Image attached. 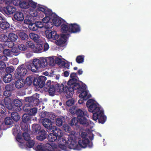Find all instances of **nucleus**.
Here are the masks:
<instances>
[{
  "label": "nucleus",
  "instance_id": "39",
  "mask_svg": "<svg viewBox=\"0 0 151 151\" xmlns=\"http://www.w3.org/2000/svg\"><path fill=\"white\" fill-rule=\"evenodd\" d=\"M69 24L68 23L66 24H63L61 26V29L63 31V32H67L68 31L69 32Z\"/></svg>",
  "mask_w": 151,
  "mask_h": 151
},
{
  "label": "nucleus",
  "instance_id": "3",
  "mask_svg": "<svg viewBox=\"0 0 151 151\" xmlns=\"http://www.w3.org/2000/svg\"><path fill=\"white\" fill-rule=\"evenodd\" d=\"M47 65V60L44 57L39 59H35L33 60L32 63L27 64V69L33 72H36L40 68H44Z\"/></svg>",
  "mask_w": 151,
  "mask_h": 151
},
{
  "label": "nucleus",
  "instance_id": "33",
  "mask_svg": "<svg viewBox=\"0 0 151 151\" xmlns=\"http://www.w3.org/2000/svg\"><path fill=\"white\" fill-rule=\"evenodd\" d=\"M22 121L24 123L31 120V118L28 114H24L22 117Z\"/></svg>",
  "mask_w": 151,
  "mask_h": 151
},
{
  "label": "nucleus",
  "instance_id": "7",
  "mask_svg": "<svg viewBox=\"0 0 151 151\" xmlns=\"http://www.w3.org/2000/svg\"><path fill=\"white\" fill-rule=\"evenodd\" d=\"M27 65L22 64L19 65L17 68L16 72L14 75V77L16 79L22 78L27 73Z\"/></svg>",
  "mask_w": 151,
  "mask_h": 151
},
{
  "label": "nucleus",
  "instance_id": "16",
  "mask_svg": "<svg viewBox=\"0 0 151 151\" xmlns=\"http://www.w3.org/2000/svg\"><path fill=\"white\" fill-rule=\"evenodd\" d=\"M39 135L37 136V139L40 141H42L47 138V134L46 131L43 129H41L38 132Z\"/></svg>",
  "mask_w": 151,
  "mask_h": 151
},
{
  "label": "nucleus",
  "instance_id": "60",
  "mask_svg": "<svg viewBox=\"0 0 151 151\" xmlns=\"http://www.w3.org/2000/svg\"><path fill=\"white\" fill-rule=\"evenodd\" d=\"M6 109L4 106L2 104H0V113L4 114L6 112Z\"/></svg>",
  "mask_w": 151,
  "mask_h": 151
},
{
  "label": "nucleus",
  "instance_id": "37",
  "mask_svg": "<svg viewBox=\"0 0 151 151\" xmlns=\"http://www.w3.org/2000/svg\"><path fill=\"white\" fill-rule=\"evenodd\" d=\"M53 23L56 26H59L62 23L60 19L57 17H54L52 19Z\"/></svg>",
  "mask_w": 151,
  "mask_h": 151
},
{
  "label": "nucleus",
  "instance_id": "11",
  "mask_svg": "<svg viewBox=\"0 0 151 151\" xmlns=\"http://www.w3.org/2000/svg\"><path fill=\"white\" fill-rule=\"evenodd\" d=\"M73 138L74 135H71L68 138V142H67L64 138L61 137L60 138H58L57 142L59 144L60 146H62L63 147H66L70 149H72L70 147V143H71V141H72L71 139Z\"/></svg>",
  "mask_w": 151,
  "mask_h": 151
},
{
  "label": "nucleus",
  "instance_id": "63",
  "mask_svg": "<svg viewBox=\"0 0 151 151\" xmlns=\"http://www.w3.org/2000/svg\"><path fill=\"white\" fill-rule=\"evenodd\" d=\"M14 70V68L12 67H7L6 69V71L7 73L10 74V73L12 72Z\"/></svg>",
  "mask_w": 151,
  "mask_h": 151
},
{
  "label": "nucleus",
  "instance_id": "41",
  "mask_svg": "<svg viewBox=\"0 0 151 151\" xmlns=\"http://www.w3.org/2000/svg\"><path fill=\"white\" fill-rule=\"evenodd\" d=\"M35 143V142L32 140H30L27 141L25 145L27 146L26 148H31L33 147Z\"/></svg>",
  "mask_w": 151,
  "mask_h": 151
},
{
  "label": "nucleus",
  "instance_id": "30",
  "mask_svg": "<svg viewBox=\"0 0 151 151\" xmlns=\"http://www.w3.org/2000/svg\"><path fill=\"white\" fill-rule=\"evenodd\" d=\"M52 131L53 132L58 138H60L63 135L62 131L59 129L55 128V130Z\"/></svg>",
  "mask_w": 151,
  "mask_h": 151
},
{
  "label": "nucleus",
  "instance_id": "14",
  "mask_svg": "<svg viewBox=\"0 0 151 151\" xmlns=\"http://www.w3.org/2000/svg\"><path fill=\"white\" fill-rule=\"evenodd\" d=\"M81 31L80 26L76 23L69 24V32L72 33H77Z\"/></svg>",
  "mask_w": 151,
  "mask_h": 151
},
{
  "label": "nucleus",
  "instance_id": "52",
  "mask_svg": "<svg viewBox=\"0 0 151 151\" xmlns=\"http://www.w3.org/2000/svg\"><path fill=\"white\" fill-rule=\"evenodd\" d=\"M8 37L4 34H1L0 35V41L6 42L8 40Z\"/></svg>",
  "mask_w": 151,
  "mask_h": 151
},
{
  "label": "nucleus",
  "instance_id": "21",
  "mask_svg": "<svg viewBox=\"0 0 151 151\" xmlns=\"http://www.w3.org/2000/svg\"><path fill=\"white\" fill-rule=\"evenodd\" d=\"M15 82V85L16 87L18 89L23 87L24 86V79L22 78H18Z\"/></svg>",
  "mask_w": 151,
  "mask_h": 151
},
{
  "label": "nucleus",
  "instance_id": "6",
  "mask_svg": "<svg viewBox=\"0 0 151 151\" xmlns=\"http://www.w3.org/2000/svg\"><path fill=\"white\" fill-rule=\"evenodd\" d=\"M74 90H76L71 86H64L63 84H61L60 88L59 91L60 93H62L67 98L72 97L74 93Z\"/></svg>",
  "mask_w": 151,
  "mask_h": 151
},
{
  "label": "nucleus",
  "instance_id": "46",
  "mask_svg": "<svg viewBox=\"0 0 151 151\" xmlns=\"http://www.w3.org/2000/svg\"><path fill=\"white\" fill-rule=\"evenodd\" d=\"M35 149L36 151H45L44 145L42 143L37 145Z\"/></svg>",
  "mask_w": 151,
  "mask_h": 151
},
{
  "label": "nucleus",
  "instance_id": "35",
  "mask_svg": "<svg viewBox=\"0 0 151 151\" xmlns=\"http://www.w3.org/2000/svg\"><path fill=\"white\" fill-rule=\"evenodd\" d=\"M0 27L3 29H7L10 27V24L8 22H2L0 23Z\"/></svg>",
  "mask_w": 151,
  "mask_h": 151
},
{
  "label": "nucleus",
  "instance_id": "51",
  "mask_svg": "<svg viewBox=\"0 0 151 151\" xmlns=\"http://www.w3.org/2000/svg\"><path fill=\"white\" fill-rule=\"evenodd\" d=\"M25 45L27 48L29 47L31 49H33L35 47V45L34 43L32 42L27 41L26 42Z\"/></svg>",
  "mask_w": 151,
  "mask_h": 151
},
{
  "label": "nucleus",
  "instance_id": "40",
  "mask_svg": "<svg viewBox=\"0 0 151 151\" xmlns=\"http://www.w3.org/2000/svg\"><path fill=\"white\" fill-rule=\"evenodd\" d=\"M37 111V109L36 107L30 108L28 113L30 116H34L35 115Z\"/></svg>",
  "mask_w": 151,
  "mask_h": 151
},
{
  "label": "nucleus",
  "instance_id": "8",
  "mask_svg": "<svg viewBox=\"0 0 151 151\" xmlns=\"http://www.w3.org/2000/svg\"><path fill=\"white\" fill-rule=\"evenodd\" d=\"M81 85L79 89H77V92L78 93H80L79 96L81 99L86 100L90 98L91 96L90 94L88 95V92L86 91V87L85 85L81 81Z\"/></svg>",
  "mask_w": 151,
  "mask_h": 151
},
{
  "label": "nucleus",
  "instance_id": "29",
  "mask_svg": "<svg viewBox=\"0 0 151 151\" xmlns=\"http://www.w3.org/2000/svg\"><path fill=\"white\" fill-rule=\"evenodd\" d=\"M29 35L30 38L33 40L34 42H37L39 41V39L40 38V37L38 34L33 33H30Z\"/></svg>",
  "mask_w": 151,
  "mask_h": 151
},
{
  "label": "nucleus",
  "instance_id": "57",
  "mask_svg": "<svg viewBox=\"0 0 151 151\" xmlns=\"http://www.w3.org/2000/svg\"><path fill=\"white\" fill-rule=\"evenodd\" d=\"M78 122H79L78 119H76L75 117H74L70 121L71 125L76 126Z\"/></svg>",
  "mask_w": 151,
  "mask_h": 151
},
{
  "label": "nucleus",
  "instance_id": "61",
  "mask_svg": "<svg viewBox=\"0 0 151 151\" xmlns=\"http://www.w3.org/2000/svg\"><path fill=\"white\" fill-rule=\"evenodd\" d=\"M55 62L58 65H63V63H64V61H63L60 58H57L55 60Z\"/></svg>",
  "mask_w": 151,
  "mask_h": 151
},
{
  "label": "nucleus",
  "instance_id": "10",
  "mask_svg": "<svg viewBox=\"0 0 151 151\" xmlns=\"http://www.w3.org/2000/svg\"><path fill=\"white\" fill-rule=\"evenodd\" d=\"M46 80V77L44 76H40L37 78H34L33 84L35 86H38L40 88L43 87L45 88Z\"/></svg>",
  "mask_w": 151,
  "mask_h": 151
},
{
  "label": "nucleus",
  "instance_id": "4",
  "mask_svg": "<svg viewBox=\"0 0 151 151\" xmlns=\"http://www.w3.org/2000/svg\"><path fill=\"white\" fill-rule=\"evenodd\" d=\"M76 114L77 116V118L81 124L86 127L89 125V122L86 119V117H88V115L87 111H83L81 109H78L77 110Z\"/></svg>",
  "mask_w": 151,
  "mask_h": 151
},
{
  "label": "nucleus",
  "instance_id": "48",
  "mask_svg": "<svg viewBox=\"0 0 151 151\" xmlns=\"http://www.w3.org/2000/svg\"><path fill=\"white\" fill-rule=\"evenodd\" d=\"M3 53L4 55L6 56L9 57H12V52L11 50L9 49H6L3 50Z\"/></svg>",
  "mask_w": 151,
  "mask_h": 151
},
{
  "label": "nucleus",
  "instance_id": "55",
  "mask_svg": "<svg viewBox=\"0 0 151 151\" xmlns=\"http://www.w3.org/2000/svg\"><path fill=\"white\" fill-rule=\"evenodd\" d=\"M13 85L10 84L6 85L5 87L6 90L11 92L14 90Z\"/></svg>",
  "mask_w": 151,
  "mask_h": 151
},
{
  "label": "nucleus",
  "instance_id": "47",
  "mask_svg": "<svg viewBox=\"0 0 151 151\" xmlns=\"http://www.w3.org/2000/svg\"><path fill=\"white\" fill-rule=\"evenodd\" d=\"M5 123L6 125H12L13 123L12 119L9 117L6 118L4 120Z\"/></svg>",
  "mask_w": 151,
  "mask_h": 151
},
{
  "label": "nucleus",
  "instance_id": "62",
  "mask_svg": "<svg viewBox=\"0 0 151 151\" xmlns=\"http://www.w3.org/2000/svg\"><path fill=\"white\" fill-rule=\"evenodd\" d=\"M78 109H77V107L73 106L69 109V111L73 114H76V111Z\"/></svg>",
  "mask_w": 151,
  "mask_h": 151
},
{
  "label": "nucleus",
  "instance_id": "45",
  "mask_svg": "<svg viewBox=\"0 0 151 151\" xmlns=\"http://www.w3.org/2000/svg\"><path fill=\"white\" fill-rule=\"evenodd\" d=\"M11 50L12 52V55L17 56L20 53V51L19 50L18 47H14L11 49Z\"/></svg>",
  "mask_w": 151,
  "mask_h": 151
},
{
  "label": "nucleus",
  "instance_id": "28",
  "mask_svg": "<svg viewBox=\"0 0 151 151\" xmlns=\"http://www.w3.org/2000/svg\"><path fill=\"white\" fill-rule=\"evenodd\" d=\"M33 49L34 52L35 53L41 52H42L43 50L42 45L40 44H37Z\"/></svg>",
  "mask_w": 151,
  "mask_h": 151
},
{
  "label": "nucleus",
  "instance_id": "12",
  "mask_svg": "<svg viewBox=\"0 0 151 151\" xmlns=\"http://www.w3.org/2000/svg\"><path fill=\"white\" fill-rule=\"evenodd\" d=\"M78 81L76 78H71L68 81L67 84L68 86H72L75 90H77L81 85V83L77 82Z\"/></svg>",
  "mask_w": 151,
  "mask_h": 151
},
{
  "label": "nucleus",
  "instance_id": "1",
  "mask_svg": "<svg viewBox=\"0 0 151 151\" xmlns=\"http://www.w3.org/2000/svg\"><path fill=\"white\" fill-rule=\"evenodd\" d=\"M86 104L88 111L93 114V119L95 121L98 120L99 123L104 124L106 120V117L104 115V111L101 110L99 104L95 103L94 100L92 99H88Z\"/></svg>",
  "mask_w": 151,
  "mask_h": 151
},
{
  "label": "nucleus",
  "instance_id": "13",
  "mask_svg": "<svg viewBox=\"0 0 151 151\" xmlns=\"http://www.w3.org/2000/svg\"><path fill=\"white\" fill-rule=\"evenodd\" d=\"M41 123L43 126L48 130L52 129L53 122L49 119L44 118L42 120Z\"/></svg>",
  "mask_w": 151,
  "mask_h": 151
},
{
  "label": "nucleus",
  "instance_id": "22",
  "mask_svg": "<svg viewBox=\"0 0 151 151\" xmlns=\"http://www.w3.org/2000/svg\"><path fill=\"white\" fill-rule=\"evenodd\" d=\"M32 128L33 133L35 134H37L38 132L41 130L40 126L38 124H33Z\"/></svg>",
  "mask_w": 151,
  "mask_h": 151
},
{
  "label": "nucleus",
  "instance_id": "19",
  "mask_svg": "<svg viewBox=\"0 0 151 151\" xmlns=\"http://www.w3.org/2000/svg\"><path fill=\"white\" fill-rule=\"evenodd\" d=\"M67 36L66 34H62L61 37L57 41V44L59 46H61L64 45L66 41Z\"/></svg>",
  "mask_w": 151,
  "mask_h": 151
},
{
  "label": "nucleus",
  "instance_id": "54",
  "mask_svg": "<svg viewBox=\"0 0 151 151\" xmlns=\"http://www.w3.org/2000/svg\"><path fill=\"white\" fill-rule=\"evenodd\" d=\"M19 128L18 126H15L12 129V133L15 136H17L19 133Z\"/></svg>",
  "mask_w": 151,
  "mask_h": 151
},
{
  "label": "nucleus",
  "instance_id": "38",
  "mask_svg": "<svg viewBox=\"0 0 151 151\" xmlns=\"http://www.w3.org/2000/svg\"><path fill=\"white\" fill-rule=\"evenodd\" d=\"M12 104L14 106H15L18 107H20L22 105L21 101L17 99H14L13 101Z\"/></svg>",
  "mask_w": 151,
  "mask_h": 151
},
{
  "label": "nucleus",
  "instance_id": "25",
  "mask_svg": "<svg viewBox=\"0 0 151 151\" xmlns=\"http://www.w3.org/2000/svg\"><path fill=\"white\" fill-rule=\"evenodd\" d=\"M59 36V35L57 34V32L55 31H51L48 35V37L53 40L57 39Z\"/></svg>",
  "mask_w": 151,
  "mask_h": 151
},
{
  "label": "nucleus",
  "instance_id": "9",
  "mask_svg": "<svg viewBox=\"0 0 151 151\" xmlns=\"http://www.w3.org/2000/svg\"><path fill=\"white\" fill-rule=\"evenodd\" d=\"M39 98V94L36 93L32 96L25 97V100L26 101L29 102L31 106H37L40 103Z\"/></svg>",
  "mask_w": 151,
  "mask_h": 151
},
{
  "label": "nucleus",
  "instance_id": "23",
  "mask_svg": "<svg viewBox=\"0 0 151 151\" xmlns=\"http://www.w3.org/2000/svg\"><path fill=\"white\" fill-rule=\"evenodd\" d=\"M34 78L32 76H29L26 78L25 80H24V86H30L33 83Z\"/></svg>",
  "mask_w": 151,
  "mask_h": 151
},
{
  "label": "nucleus",
  "instance_id": "18",
  "mask_svg": "<svg viewBox=\"0 0 151 151\" xmlns=\"http://www.w3.org/2000/svg\"><path fill=\"white\" fill-rule=\"evenodd\" d=\"M4 103L6 107L9 110H12L14 109L11 103V99L9 97H5L4 100Z\"/></svg>",
  "mask_w": 151,
  "mask_h": 151
},
{
  "label": "nucleus",
  "instance_id": "56",
  "mask_svg": "<svg viewBox=\"0 0 151 151\" xmlns=\"http://www.w3.org/2000/svg\"><path fill=\"white\" fill-rule=\"evenodd\" d=\"M29 7L30 6L34 9L36 8L37 5V3L36 2L33 1L32 0H29Z\"/></svg>",
  "mask_w": 151,
  "mask_h": 151
},
{
  "label": "nucleus",
  "instance_id": "49",
  "mask_svg": "<svg viewBox=\"0 0 151 151\" xmlns=\"http://www.w3.org/2000/svg\"><path fill=\"white\" fill-rule=\"evenodd\" d=\"M84 57L83 55H79L77 56L76 59V62L78 63H81L84 62Z\"/></svg>",
  "mask_w": 151,
  "mask_h": 151
},
{
  "label": "nucleus",
  "instance_id": "2",
  "mask_svg": "<svg viewBox=\"0 0 151 151\" xmlns=\"http://www.w3.org/2000/svg\"><path fill=\"white\" fill-rule=\"evenodd\" d=\"M82 138L80 139L78 142V145L77 143L76 139L75 136L74 135L73 139H72L70 147L73 150H80L81 148H85L87 146L89 148H91L93 147V144L92 142H90L88 138L86 136L87 134L85 132H82L81 133Z\"/></svg>",
  "mask_w": 151,
  "mask_h": 151
},
{
  "label": "nucleus",
  "instance_id": "36",
  "mask_svg": "<svg viewBox=\"0 0 151 151\" xmlns=\"http://www.w3.org/2000/svg\"><path fill=\"white\" fill-rule=\"evenodd\" d=\"M11 116L15 121L17 122L19 120L20 117L18 113L16 112H13L11 114Z\"/></svg>",
  "mask_w": 151,
  "mask_h": 151
},
{
  "label": "nucleus",
  "instance_id": "58",
  "mask_svg": "<svg viewBox=\"0 0 151 151\" xmlns=\"http://www.w3.org/2000/svg\"><path fill=\"white\" fill-rule=\"evenodd\" d=\"M22 136L24 139L27 141L29 140L30 138L29 134L26 132L23 133Z\"/></svg>",
  "mask_w": 151,
  "mask_h": 151
},
{
  "label": "nucleus",
  "instance_id": "26",
  "mask_svg": "<svg viewBox=\"0 0 151 151\" xmlns=\"http://www.w3.org/2000/svg\"><path fill=\"white\" fill-rule=\"evenodd\" d=\"M40 5L37 6V10L39 11L43 12L45 14L49 15L51 13L52 11L50 10H46L45 8L40 6Z\"/></svg>",
  "mask_w": 151,
  "mask_h": 151
},
{
  "label": "nucleus",
  "instance_id": "42",
  "mask_svg": "<svg viewBox=\"0 0 151 151\" xmlns=\"http://www.w3.org/2000/svg\"><path fill=\"white\" fill-rule=\"evenodd\" d=\"M53 13L51 12V13L49 15L45 14V17L42 19V22L43 23H46L50 21L52 18V16Z\"/></svg>",
  "mask_w": 151,
  "mask_h": 151
},
{
  "label": "nucleus",
  "instance_id": "32",
  "mask_svg": "<svg viewBox=\"0 0 151 151\" xmlns=\"http://www.w3.org/2000/svg\"><path fill=\"white\" fill-rule=\"evenodd\" d=\"M65 118L63 117H59L55 120L56 125L58 127H61L63 124Z\"/></svg>",
  "mask_w": 151,
  "mask_h": 151
},
{
  "label": "nucleus",
  "instance_id": "44",
  "mask_svg": "<svg viewBox=\"0 0 151 151\" xmlns=\"http://www.w3.org/2000/svg\"><path fill=\"white\" fill-rule=\"evenodd\" d=\"M63 129L66 132L70 133L72 132V129L70 126L67 124H65L63 127Z\"/></svg>",
  "mask_w": 151,
  "mask_h": 151
},
{
  "label": "nucleus",
  "instance_id": "53",
  "mask_svg": "<svg viewBox=\"0 0 151 151\" xmlns=\"http://www.w3.org/2000/svg\"><path fill=\"white\" fill-rule=\"evenodd\" d=\"M18 47L19 50H20L22 51H25L27 49L25 45H24L23 44H19L18 45Z\"/></svg>",
  "mask_w": 151,
  "mask_h": 151
},
{
  "label": "nucleus",
  "instance_id": "64",
  "mask_svg": "<svg viewBox=\"0 0 151 151\" xmlns=\"http://www.w3.org/2000/svg\"><path fill=\"white\" fill-rule=\"evenodd\" d=\"M30 105L29 103V104H26L23 107V110L25 112H28L30 108Z\"/></svg>",
  "mask_w": 151,
  "mask_h": 151
},
{
  "label": "nucleus",
  "instance_id": "50",
  "mask_svg": "<svg viewBox=\"0 0 151 151\" xmlns=\"http://www.w3.org/2000/svg\"><path fill=\"white\" fill-rule=\"evenodd\" d=\"M75 101L73 98L68 100L66 102V105L68 106H71L74 104Z\"/></svg>",
  "mask_w": 151,
  "mask_h": 151
},
{
  "label": "nucleus",
  "instance_id": "5",
  "mask_svg": "<svg viewBox=\"0 0 151 151\" xmlns=\"http://www.w3.org/2000/svg\"><path fill=\"white\" fill-rule=\"evenodd\" d=\"M60 86L58 83L55 84L53 82H51L50 80H48L45 86V90L48 91L49 95L53 96L55 92H59Z\"/></svg>",
  "mask_w": 151,
  "mask_h": 151
},
{
  "label": "nucleus",
  "instance_id": "20",
  "mask_svg": "<svg viewBox=\"0 0 151 151\" xmlns=\"http://www.w3.org/2000/svg\"><path fill=\"white\" fill-rule=\"evenodd\" d=\"M14 19L19 21H22L24 19V17L22 12L19 11L17 12L14 15Z\"/></svg>",
  "mask_w": 151,
  "mask_h": 151
},
{
  "label": "nucleus",
  "instance_id": "15",
  "mask_svg": "<svg viewBox=\"0 0 151 151\" xmlns=\"http://www.w3.org/2000/svg\"><path fill=\"white\" fill-rule=\"evenodd\" d=\"M41 22H37L36 23H32L31 22L29 25V28L32 31H36L38 28H42V26L40 25Z\"/></svg>",
  "mask_w": 151,
  "mask_h": 151
},
{
  "label": "nucleus",
  "instance_id": "24",
  "mask_svg": "<svg viewBox=\"0 0 151 151\" xmlns=\"http://www.w3.org/2000/svg\"><path fill=\"white\" fill-rule=\"evenodd\" d=\"M19 7L22 9H26L29 7V0H22L20 3Z\"/></svg>",
  "mask_w": 151,
  "mask_h": 151
},
{
  "label": "nucleus",
  "instance_id": "31",
  "mask_svg": "<svg viewBox=\"0 0 151 151\" xmlns=\"http://www.w3.org/2000/svg\"><path fill=\"white\" fill-rule=\"evenodd\" d=\"M16 10V8L12 6H7L6 8L5 11L6 12L7 14H12L15 12Z\"/></svg>",
  "mask_w": 151,
  "mask_h": 151
},
{
  "label": "nucleus",
  "instance_id": "59",
  "mask_svg": "<svg viewBox=\"0 0 151 151\" xmlns=\"http://www.w3.org/2000/svg\"><path fill=\"white\" fill-rule=\"evenodd\" d=\"M53 23L49 21L48 22L45 23V27L47 29H51L53 27Z\"/></svg>",
  "mask_w": 151,
  "mask_h": 151
},
{
  "label": "nucleus",
  "instance_id": "43",
  "mask_svg": "<svg viewBox=\"0 0 151 151\" xmlns=\"http://www.w3.org/2000/svg\"><path fill=\"white\" fill-rule=\"evenodd\" d=\"M19 36L22 40H26L28 39V35L25 33L20 32L19 34Z\"/></svg>",
  "mask_w": 151,
  "mask_h": 151
},
{
  "label": "nucleus",
  "instance_id": "34",
  "mask_svg": "<svg viewBox=\"0 0 151 151\" xmlns=\"http://www.w3.org/2000/svg\"><path fill=\"white\" fill-rule=\"evenodd\" d=\"M47 139L48 141L51 142H53L57 140L58 137H57L56 135H55L54 133H50L48 135Z\"/></svg>",
  "mask_w": 151,
  "mask_h": 151
},
{
  "label": "nucleus",
  "instance_id": "17",
  "mask_svg": "<svg viewBox=\"0 0 151 151\" xmlns=\"http://www.w3.org/2000/svg\"><path fill=\"white\" fill-rule=\"evenodd\" d=\"M8 39L11 40V41H9V43H10L11 45L10 47H11L14 46V43L13 42L16 41L17 39L18 36L17 35L12 33H10L8 36Z\"/></svg>",
  "mask_w": 151,
  "mask_h": 151
},
{
  "label": "nucleus",
  "instance_id": "27",
  "mask_svg": "<svg viewBox=\"0 0 151 151\" xmlns=\"http://www.w3.org/2000/svg\"><path fill=\"white\" fill-rule=\"evenodd\" d=\"M12 76L11 74L7 73L3 76V80L5 83H8L12 81Z\"/></svg>",
  "mask_w": 151,
  "mask_h": 151
}]
</instances>
